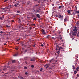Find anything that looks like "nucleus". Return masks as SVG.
<instances>
[{"label":"nucleus","mask_w":79,"mask_h":79,"mask_svg":"<svg viewBox=\"0 0 79 79\" xmlns=\"http://www.w3.org/2000/svg\"><path fill=\"white\" fill-rule=\"evenodd\" d=\"M2 18H4V16H2Z\"/></svg>","instance_id":"obj_61"},{"label":"nucleus","mask_w":79,"mask_h":79,"mask_svg":"<svg viewBox=\"0 0 79 79\" xmlns=\"http://www.w3.org/2000/svg\"><path fill=\"white\" fill-rule=\"evenodd\" d=\"M35 44L33 45V47H35Z\"/></svg>","instance_id":"obj_62"},{"label":"nucleus","mask_w":79,"mask_h":79,"mask_svg":"<svg viewBox=\"0 0 79 79\" xmlns=\"http://www.w3.org/2000/svg\"><path fill=\"white\" fill-rule=\"evenodd\" d=\"M77 13H79V11H77Z\"/></svg>","instance_id":"obj_64"},{"label":"nucleus","mask_w":79,"mask_h":79,"mask_svg":"<svg viewBox=\"0 0 79 79\" xmlns=\"http://www.w3.org/2000/svg\"><path fill=\"white\" fill-rule=\"evenodd\" d=\"M73 69H75V66H73Z\"/></svg>","instance_id":"obj_28"},{"label":"nucleus","mask_w":79,"mask_h":79,"mask_svg":"<svg viewBox=\"0 0 79 79\" xmlns=\"http://www.w3.org/2000/svg\"><path fill=\"white\" fill-rule=\"evenodd\" d=\"M25 63L26 64H29V63H28L27 62V61H25Z\"/></svg>","instance_id":"obj_23"},{"label":"nucleus","mask_w":79,"mask_h":79,"mask_svg":"<svg viewBox=\"0 0 79 79\" xmlns=\"http://www.w3.org/2000/svg\"><path fill=\"white\" fill-rule=\"evenodd\" d=\"M35 13H39V11L38 10H35Z\"/></svg>","instance_id":"obj_16"},{"label":"nucleus","mask_w":79,"mask_h":79,"mask_svg":"<svg viewBox=\"0 0 79 79\" xmlns=\"http://www.w3.org/2000/svg\"><path fill=\"white\" fill-rule=\"evenodd\" d=\"M15 50H18V48H15Z\"/></svg>","instance_id":"obj_49"},{"label":"nucleus","mask_w":79,"mask_h":79,"mask_svg":"<svg viewBox=\"0 0 79 79\" xmlns=\"http://www.w3.org/2000/svg\"><path fill=\"white\" fill-rule=\"evenodd\" d=\"M34 20H36V18H35L34 19Z\"/></svg>","instance_id":"obj_52"},{"label":"nucleus","mask_w":79,"mask_h":79,"mask_svg":"<svg viewBox=\"0 0 79 79\" xmlns=\"http://www.w3.org/2000/svg\"><path fill=\"white\" fill-rule=\"evenodd\" d=\"M0 19H1V20H2L3 19V18L2 17H0Z\"/></svg>","instance_id":"obj_41"},{"label":"nucleus","mask_w":79,"mask_h":79,"mask_svg":"<svg viewBox=\"0 0 79 79\" xmlns=\"http://www.w3.org/2000/svg\"><path fill=\"white\" fill-rule=\"evenodd\" d=\"M76 70L77 71H79V70H78V69H77V68L76 69Z\"/></svg>","instance_id":"obj_26"},{"label":"nucleus","mask_w":79,"mask_h":79,"mask_svg":"<svg viewBox=\"0 0 79 79\" xmlns=\"http://www.w3.org/2000/svg\"><path fill=\"white\" fill-rule=\"evenodd\" d=\"M12 6H11V5H9L10 7H11Z\"/></svg>","instance_id":"obj_60"},{"label":"nucleus","mask_w":79,"mask_h":79,"mask_svg":"<svg viewBox=\"0 0 79 79\" xmlns=\"http://www.w3.org/2000/svg\"><path fill=\"white\" fill-rule=\"evenodd\" d=\"M28 73L27 72H25V74H26V75H27V74H28Z\"/></svg>","instance_id":"obj_30"},{"label":"nucleus","mask_w":79,"mask_h":79,"mask_svg":"<svg viewBox=\"0 0 79 79\" xmlns=\"http://www.w3.org/2000/svg\"><path fill=\"white\" fill-rule=\"evenodd\" d=\"M7 1H8V0H5L4 1V2H7Z\"/></svg>","instance_id":"obj_46"},{"label":"nucleus","mask_w":79,"mask_h":79,"mask_svg":"<svg viewBox=\"0 0 79 79\" xmlns=\"http://www.w3.org/2000/svg\"><path fill=\"white\" fill-rule=\"evenodd\" d=\"M6 69V67L5 66L4 67V68L3 69V71H5Z\"/></svg>","instance_id":"obj_10"},{"label":"nucleus","mask_w":79,"mask_h":79,"mask_svg":"<svg viewBox=\"0 0 79 79\" xmlns=\"http://www.w3.org/2000/svg\"><path fill=\"white\" fill-rule=\"evenodd\" d=\"M21 27V26H19V28H20V27Z\"/></svg>","instance_id":"obj_53"},{"label":"nucleus","mask_w":79,"mask_h":79,"mask_svg":"<svg viewBox=\"0 0 79 79\" xmlns=\"http://www.w3.org/2000/svg\"><path fill=\"white\" fill-rule=\"evenodd\" d=\"M59 18H63V15H59Z\"/></svg>","instance_id":"obj_5"},{"label":"nucleus","mask_w":79,"mask_h":79,"mask_svg":"<svg viewBox=\"0 0 79 79\" xmlns=\"http://www.w3.org/2000/svg\"><path fill=\"white\" fill-rule=\"evenodd\" d=\"M41 46L42 47H44V45L43 44H41Z\"/></svg>","instance_id":"obj_45"},{"label":"nucleus","mask_w":79,"mask_h":79,"mask_svg":"<svg viewBox=\"0 0 79 79\" xmlns=\"http://www.w3.org/2000/svg\"><path fill=\"white\" fill-rule=\"evenodd\" d=\"M15 22V20H12V22Z\"/></svg>","instance_id":"obj_56"},{"label":"nucleus","mask_w":79,"mask_h":79,"mask_svg":"<svg viewBox=\"0 0 79 79\" xmlns=\"http://www.w3.org/2000/svg\"><path fill=\"white\" fill-rule=\"evenodd\" d=\"M35 6L36 7V6H38V5H35Z\"/></svg>","instance_id":"obj_58"},{"label":"nucleus","mask_w":79,"mask_h":79,"mask_svg":"<svg viewBox=\"0 0 79 79\" xmlns=\"http://www.w3.org/2000/svg\"><path fill=\"white\" fill-rule=\"evenodd\" d=\"M22 29H23V30H24V29H25V27H23L22 28Z\"/></svg>","instance_id":"obj_17"},{"label":"nucleus","mask_w":79,"mask_h":79,"mask_svg":"<svg viewBox=\"0 0 79 79\" xmlns=\"http://www.w3.org/2000/svg\"><path fill=\"white\" fill-rule=\"evenodd\" d=\"M31 68H34V65H32L31 66Z\"/></svg>","instance_id":"obj_27"},{"label":"nucleus","mask_w":79,"mask_h":79,"mask_svg":"<svg viewBox=\"0 0 79 79\" xmlns=\"http://www.w3.org/2000/svg\"><path fill=\"white\" fill-rule=\"evenodd\" d=\"M17 13H20V11H17Z\"/></svg>","instance_id":"obj_31"},{"label":"nucleus","mask_w":79,"mask_h":79,"mask_svg":"<svg viewBox=\"0 0 79 79\" xmlns=\"http://www.w3.org/2000/svg\"><path fill=\"white\" fill-rule=\"evenodd\" d=\"M24 69H27V67H25Z\"/></svg>","instance_id":"obj_57"},{"label":"nucleus","mask_w":79,"mask_h":79,"mask_svg":"<svg viewBox=\"0 0 79 79\" xmlns=\"http://www.w3.org/2000/svg\"><path fill=\"white\" fill-rule=\"evenodd\" d=\"M20 79H23V77H21L20 78Z\"/></svg>","instance_id":"obj_48"},{"label":"nucleus","mask_w":79,"mask_h":79,"mask_svg":"<svg viewBox=\"0 0 79 79\" xmlns=\"http://www.w3.org/2000/svg\"><path fill=\"white\" fill-rule=\"evenodd\" d=\"M32 26H35V25L34 24H32Z\"/></svg>","instance_id":"obj_39"},{"label":"nucleus","mask_w":79,"mask_h":79,"mask_svg":"<svg viewBox=\"0 0 79 79\" xmlns=\"http://www.w3.org/2000/svg\"><path fill=\"white\" fill-rule=\"evenodd\" d=\"M32 11L34 13H35V10H34V9H33L32 10Z\"/></svg>","instance_id":"obj_25"},{"label":"nucleus","mask_w":79,"mask_h":79,"mask_svg":"<svg viewBox=\"0 0 79 79\" xmlns=\"http://www.w3.org/2000/svg\"><path fill=\"white\" fill-rule=\"evenodd\" d=\"M43 69H42V68H41V69H40V71H42V70H43Z\"/></svg>","instance_id":"obj_43"},{"label":"nucleus","mask_w":79,"mask_h":79,"mask_svg":"<svg viewBox=\"0 0 79 79\" xmlns=\"http://www.w3.org/2000/svg\"><path fill=\"white\" fill-rule=\"evenodd\" d=\"M42 31L43 32H45V30L43 29L42 30Z\"/></svg>","instance_id":"obj_19"},{"label":"nucleus","mask_w":79,"mask_h":79,"mask_svg":"<svg viewBox=\"0 0 79 79\" xmlns=\"http://www.w3.org/2000/svg\"><path fill=\"white\" fill-rule=\"evenodd\" d=\"M60 49H62V50H63H63H64V49H63V48L62 47H60Z\"/></svg>","instance_id":"obj_37"},{"label":"nucleus","mask_w":79,"mask_h":79,"mask_svg":"<svg viewBox=\"0 0 79 79\" xmlns=\"http://www.w3.org/2000/svg\"><path fill=\"white\" fill-rule=\"evenodd\" d=\"M14 6L15 7H17V5L16 4H15L14 5Z\"/></svg>","instance_id":"obj_34"},{"label":"nucleus","mask_w":79,"mask_h":79,"mask_svg":"<svg viewBox=\"0 0 79 79\" xmlns=\"http://www.w3.org/2000/svg\"><path fill=\"white\" fill-rule=\"evenodd\" d=\"M77 31V30L76 29V28L73 30L72 32V35H76V34H75V33H76Z\"/></svg>","instance_id":"obj_2"},{"label":"nucleus","mask_w":79,"mask_h":79,"mask_svg":"<svg viewBox=\"0 0 79 79\" xmlns=\"http://www.w3.org/2000/svg\"><path fill=\"white\" fill-rule=\"evenodd\" d=\"M6 27H10V26H8V25H6Z\"/></svg>","instance_id":"obj_20"},{"label":"nucleus","mask_w":79,"mask_h":79,"mask_svg":"<svg viewBox=\"0 0 79 79\" xmlns=\"http://www.w3.org/2000/svg\"><path fill=\"white\" fill-rule=\"evenodd\" d=\"M19 40H20V38L18 40H17V41H19Z\"/></svg>","instance_id":"obj_44"},{"label":"nucleus","mask_w":79,"mask_h":79,"mask_svg":"<svg viewBox=\"0 0 79 79\" xmlns=\"http://www.w3.org/2000/svg\"><path fill=\"white\" fill-rule=\"evenodd\" d=\"M56 17H59V15H56Z\"/></svg>","instance_id":"obj_32"},{"label":"nucleus","mask_w":79,"mask_h":79,"mask_svg":"<svg viewBox=\"0 0 79 79\" xmlns=\"http://www.w3.org/2000/svg\"><path fill=\"white\" fill-rule=\"evenodd\" d=\"M77 68L78 69H79V66H78L77 67Z\"/></svg>","instance_id":"obj_59"},{"label":"nucleus","mask_w":79,"mask_h":79,"mask_svg":"<svg viewBox=\"0 0 79 79\" xmlns=\"http://www.w3.org/2000/svg\"><path fill=\"white\" fill-rule=\"evenodd\" d=\"M67 12L69 14H70L71 13V10H68Z\"/></svg>","instance_id":"obj_12"},{"label":"nucleus","mask_w":79,"mask_h":79,"mask_svg":"<svg viewBox=\"0 0 79 79\" xmlns=\"http://www.w3.org/2000/svg\"><path fill=\"white\" fill-rule=\"evenodd\" d=\"M57 53H58V54H59L60 53V51H58L57 52Z\"/></svg>","instance_id":"obj_38"},{"label":"nucleus","mask_w":79,"mask_h":79,"mask_svg":"<svg viewBox=\"0 0 79 79\" xmlns=\"http://www.w3.org/2000/svg\"><path fill=\"white\" fill-rule=\"evenodd\" d=\"M14 69H15V67L14 66L9 67V70L10 73H11L12 71H13Z\"/></svg>","instance_id":"obj_1"},{"label":"nucleus","mask_w":79,"mask_h":79,"mask_svg":"<svg viewBox=\"0 0 79 79\" xmlns=\"http://www.w3.org/2000/svg\"><path fill=\"white\" fill-rule=\"evenodd\" d=\"M38 11H39V13L41 12V8H40V7H39V8H38Z\"/></svg>","instance_id":"obj_4"},{"label":"nucleus","mask_w":79,"mask_h":79,"mask_svg":"<svg viewBox=\"0 0 79 79\" xmlns=\"http://www.w3.org/2000/svg\"><path fill=\"white\" fill-rule=\"evenodd\" d=\"M63 7H64V6H61L59 7V9H61V8H63Z\"/></svg>","instance_id":"obj_8"},{"label":"nucleus","mask_w":79,"mask_h":79,"mask_svg":"<svg viewBox=\"0 0 79 79\" xmlns=\"http://www.w3.org/2000/svg\"><path fill=\"white\" fill-rule=\"evenodd\" d=\"M58 34H59V37H61V34H61V32H59V33H58Z\"/></svg>","instance_id":"obj_11"},{"label":"nucleus","mask_w":79,"mask_h":79,"mask_svg":"<svg viewBox=\"0 0 79 79\" xmlns=\"http://www.w3.org/2000/svg\"><path fill=\"white\" fill-rule=\"evenodd\" d=\"M77 16H78V18H79V15L78 14L77 15Z\"/></svg>","instance_id":"obj_63"},{"label":"nucleus","mask_w":79,"mask_h":79,"mask_svg":"<svg viewBox=\"0 0 79 79\" xmlns=\"http://www.w3.org/2000/svg\"><path fill=\"white\" fill-rule=\"evenodd\" d=\"M45 66H46V68L47 69V68H48V67H50V64H48L45 65L44 67H45Z\"/></svg>","instance_id":"obj_3"},{"label":"nucleus","mask_w":79,"mask_h":79,"mask_svg":"<svg viewBox=\"0 0 79 79\" xmlns=\"http://www.w3.org/2000/svg\"><path fill=\"white\" fill-rule=\"evenodd\" d=\"M49 37H50V35H48L47 36L46 38H47V39H48V38H49Z\"/></svg>","instance_id":"obj_18"},{"label":"nucleus","mask_w":79,"mask_h":79,"mask_svg":"<svg viewBox=\"0 0 79 79\" xmlns=\"http://www.w3.org/2000/svg\"><path fill=\"white\" fill-rule=\"evenodd\" d=\"M76 13H77V12L76 10H75V11L73 12V14L74 15H75Z\"/></svg>","instance_id":"obj_7"},{"label":"nucleus","mask_w":79,"mask_h":79,"mask_svg":"<svg viewBox=\"0 0 79 79\" xmlns=\"http://www.w3.org/2000/svg\"><path fill=\"white\" fill-rule=\"evenodd\" d=\"M60 20H61V21H62L63 20V18H61V19H60Z\"/></svg>","instance_id":"obj_36"},{"label":"nucleus","mask_w":79,"mask_h":79,"mask_svg":"<svg viewBox=\"0 0 79 79\" xmlns=\"http://www.w3.org/2000/svg\"><path fill=\"white\" fill-rule=\"evenodd\" d=\"M33 61H34V60H35V59L34 58H33Z\"/></svg>","instance_id":"obj_47"},{"label":"nucleus","mask_w":79,"mask_h":79,"mask_svg":"<svg viewBox=\"0 0 79 79\" xmlns=\"http://www.w3.org/2000/svg\"><path fill=\"white\" fill-rule=\"evenodd\" d=\"M27 50H25V53H26V52H27Z\"/></svg>","instance_id":"obj_55"},{"label":"nucleus","mask_w":79,"mask_h":79,"mask_svg":"<svg viewBox=\"0 0 79 79\" xmlns=\"http://www.w3.org/2000/svg\"><path fill=\"white\" fill-rule=\"evenodd\" d=\"M15 61H16V60H13V61H12V63H15V62H16Z\"/></svg>","instance_id":"obj_24"},{"label":"nucleus","mask_w":79,"mask_h":79,"mask_svg":"<svg viewBox=\"0 0 79 79\" xmlns=\"http://www.w3.org/2000/svg\"><path fill=\"white\" fill-rule=\"evenodd\" d=\"M59 39H60L61 41L62 42H63V39L62 38V37H59Z\"/></svg>","instance_id":"obj_9"},{"label":"nucleus","mask_w":79,"mask_h":79,"mask_svg":"<svg viewBox=\"0 0 79 79\" xmlns=\"http://www.w3.org/2000/svg\"><path fill=\"white\" fill-rule=\"evenodd\" d=\"M18 53H17L16 54H15L14 55V56H17V55H18Z\"/></svg>","instance_id":"obj_14"},{"label":"nucleus","mask_w":79,"mask_h":79,"mask_svg":"<svg viewBox=\"0 0 79 79\" xmlns=\"http://www.w3.org/2000/svg\"><path fill=\"white\" fill-rule=\"evenodd\" d=\"M43 34H46V33H45V32H43Z\"/></svg>","instance_id":"obj_42"},{"label":"nucleus","mask_w":79,"mask_h":79,"mask_svg":"<svg viewBox=\"0 0 79 79\" xmlns=\"http://www.w3.org/2000/svg\"><path fill=\"white\" fill-rule=\"evenodd\" d=\"M76 57V58H78V57L77 56H75V57Z\"/></svg>","instance_id":"obj_50"},{"label":"nucleus","mask_w":79,"mask_h":79,"mask_svg":"<svg viewBox=\"0 0 79 79\" xmlns=\"http://www.w3.org/2000/svg\"><path fill=\"white\" fill-rule=\"evenodd\" d=\"M52 61V60H50L49 61V63H51V62Z\"/></svg>","instance_id":"obj_40"},{"label":"nucleus","mask_w":79,"mask_h":79,"mask_svg":"<svg viewBox=\"0 0 79 79\" xmlns=\"http://www.w3.org/2000/svg\"><path fill=\"white\" fill-rule=\"evenodd\" d=\"M77 71H74V73L75 74H76V73H77Z\"/></svg>","instance_id":"obj_13"},{"label":"nucleus","mask_w":79,"mask_h":79,"mask_svg":"<svg viewBox=\"0 0 79 79\" xmlns=\"http://www.w3.org/2000/svg\"><path fill=\"white\" fill-rule=\"evenodd\" d=\"M79 75L78 74H77V77H79Z\"/></svg>","instance_id":"obj_29"},{"label":"nucleus","mask_w":79,"mask_h":79,"mask_svg":"<svg viewBox=\"0 0 79 79\" xmlns=\"http://www.w3.org/2000/svg\"><path fill=\"white\" fill-rule=\"evenodd\" d=\"M67 21V18L66 17H65L64 20V22H66Z\"/></svg>","instance_id":"obj_15"},{"label":"nucleus","mask_w":79,"mask_h":79,"mask_svg":"<svg viewBox=\"0 0 79 79\" xmlns=\"http://www.w3.org/2000/svg\"><path fill=\"white\" fill-rule=\"evenodd\" d=\"M30 61H34V60H33V59H31L30 60Z\"/></svg>","instance_id":"obj_22"},{"label":"nucleus","mask_w":79,"mask_h":79,"mask_svg":"<svg viewBox=\"0 0 79 79\" xmlns=\"http://www.w3.org/2000/svg\"><path fill=\"white\" fill-rule=\"evenodd\" d=\"M38 3H40V1H39L38 2Z\"/></svg>","instance_id":"obj_51"},{"label":"nucleus","mask_w":79,"mask_h":79,"mask_svg":"<svg viewBox=\"0 0 79 79\" xmlns=\"http://www.w3.org/2000/svg\"><path fill=\"white\" fill-rule=\"evenodd\" d=\"M76 60L75 62L76 63V62H78V59H76V60Z\"/></svg>","instance_id":"obj_21"},{"label":"nucleus","mask_w":79,"mask_h":79,"mask_svg":"<svg viewBox=\"0 0 79 79\" xmlns=\"http://www.w3.org/2000/svg\"><path fill=\"white\" fill-rule=\"evenodd\" d=\"M0 33L1 34H3V31H1Z\"/></svg>","instance_id":"obj_35"},{"label":"nucleus","mask_w":79,"mask_h":79,"mask_svg":"<svg viewBox=\"0 0 79 79\" xmlns=\"http://www.w3.org/2000/svg\"><path fill=\"white\" fill-rule=\"evenodd\" d=\"M76 24H78V25H79V22H77L76 23Z\"/></svg>","instance_id":"obj_33"},{"label":"nucleus","mask_w":79,"mask_h":79,"mask_svg":"<svg viewBox=\"0 0 79 79\" xmlns=\"http://www.w3.org/2000/svg\"><path fill=\"white\" fill-rule=\"evenodd\" d=\"M36 16L38 18H40V15H39V14H36Z\"/></svg>","instance_id":"obj_6"},{"label":"nucleus","mask_w":79,"mask_h":79,"mask_svg":"<svg viewBox=\"0 0 79 79\" xmlns=\"http://www.w3.org/2000/svg\"><path fill=\"white\" fill-rule=\"evenodd\" d=\"M30 29H32V28L31 27H30Z\"/></svg>","instance_id":"obj_54"}]
</instances>
